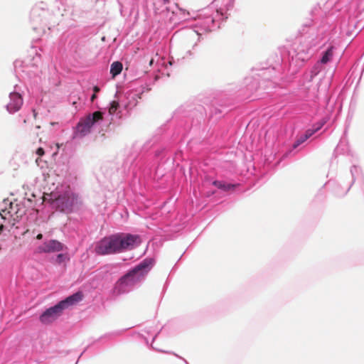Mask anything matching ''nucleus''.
I'll use <instances>...</instances> for the list:
<instances>
[{
  "mask_svg": "<svg viewBox=\"0 0 364 364\" xmlns=\"http://www.w3.org/2000/svg\"><path fill=\"white\" fill-rule=\"evenodd\" d=\"M83 298L82 292L75 294L67 297L60 301L54 306L46 309L39 317L40 321L45 325L50 324L55 321L63 313V311L70 306H73L80 301Z\"/></svg>",
  "mask_w": 364,
  "mask_h": 364,
  "instance_id": "3",
  "label": "nucleus"
},
{
  "mask_svg": "<svg viewBox=\"0 0 364 364\" xmlns=\"http://www.w3.org/2000/svg\"><path fill=\"white\" fill-rule=\"evenodd\" d=\"M122 63L119 61H115L112 63L110 68V73L112 75V77H115L119 75L122 70Z\"/></svg>",
  "mask_w": 364,
  "mask_h": 364,
  "instance_id": "10",
  "label": "nucleus"
},
{
  "mask_svg": "<svg viewBox=\"0 0 364 364\" xmlns=\"http://www.w3.org/2000/svg\"><path fill=\"white\" fill-rule=\"evenodd\" d=\"M139 243V238L132 235H113L100 240L95 248L99 255H112L133 249Z\"/></svg>",
  "mask_w": 364,
  "mask_h": 364,
  "instance_id": "1",
  "label": "nucleus"
},
{
  "mask_svg": "<svg viewBox=\"0 0 364 364\" xmlns=\"http://www.w3.org/2000/svg\"><path fill=\"white\" fill-rule=\"evenodd\" d=\"M119 104L118 101L113 100L110 103V106L108 109L109 114H114L116 112V111L117 110V109L119 108Z\"/></svg>",
  "mask_w": 364,
  "mask_h": 364,
  "instance_id": "13",
  "label": "nucleus"
},
{
  "mask_svg": "<svg viewBox=\"0 0 364 364\" xmlns=\"http://www.w3.org/2000/svg\"><path fill=\"white\" fill-rule=\"evenodd\" d=\"M313 135L312 131L306 130L305 134L297 137L296 140L293 144V149L297 148L300 144L306 141L309 138H310Z\"/></svg>",
  "mask_w": 364,
  "mask_h": 364,
  "instance_id": "9",
  "label": "nucleus"
},
{
  "mask_svg": "<svg viewBox=\"0 0 364 364\" xmlns=\"http://www.w3.org/2000/svg\"><path fill=\"white\" fill-rule=\"evenodd\" d=\"M326 123L325 121H321V122H319L317 124H316V127L315 128H313V129H309V131H312L313 132V134L314 133H316V132H318L320 129H321V127L324 125V124Z\"/></svg>",
  "mask_w": 364,
  "mask_h": 364,
  "instance_id": "14",
  "label": "nucleus"
},
{
  "mask_svg": "<svg viewBox=\"0 0 364 364\" xmlns=\"http://www.w3.org/2000/svg\"><path fill=\"white\" fill-rule=\"evenodd\" d=\"M55 203L60 211H70L74 203V197L69 195L61 196L56 199Z\"/></svg>",
  "mask_w": 364,
  "mask_h": 364,
  "instance_id": "5",
  "label": "nucleus"
},
{
  "mask_svg": "<svg viewBox=\"0 0 364 364\" xmlns=\"http://www.w3.org/2000/svg\"><path fill=\"white\" fill-rule=\"evenodd\" d=\"M33 117H34V118L36 119V117H37V112H36V110H35V109H33Z\"/></svg>",
  "mask_w": 364,
  "mask_h": 364,
  "instance_id": "20",
  "label": "nucleus"
},
{
  "mask_svg": "<svg viewBox=\"0 0 364 364\" xmlns=\"http://www.w3.org/2000/svg\"><path fill=\"white\" fill-rule=\"evenodd\" d=\"M153 61H154V60H153V59H151V60H150V62H149V65H152Z\"/></svg>",
  "mask_w": 364,
  "mask_h": 364,
  "instance_id": "22",
  "label": "nucleus"
},
{
  "mask_svg": "<svg viewBox=\"0 0 364 364\" xmlns=\"http://www.w3.org/2000/svg\"><path fill=\"white\" fill-rule=\"evenodd\" d=\"M94 92L96 94L97 92H100V88L97 86H95L93 88Z\"/></svg>",
  "mask_w": 364,
  "mask_h": 364,
  "instance_id": "17",
  "label": "nucleus"
},
{
  "mask_svg": "<svg viewBox=\"0 0 364 364\" xmlns=\"http://www.w3.org/2000/svg\"><path fill=\"white\" fill-rule=\"evenodd\" d=\"M103 119V113L96 111L92 114L87 115L85 118L82 119L77 123L76 129L77 133L84 136L90 132L91 127L94 124L98 122Z\"/></svg>",
  "mask_w": 364,
  "mask_h": 364,
  "instance_id": "4",
  "label": "nucleus"
},
{
  "mask_svg": "<svg viewBox=\"0 0 364 364\" xmlns=\"http://www.w3.org/2000/svg\"><path fill=\"white\" fill-rule=\"evenodd\" d=\"M151 262L144 260L134 269L122 277L115 284L114 292L117 294L124 293L128 287L135 285L144 279L150 270Z\"/></svg>",
  "mask_w": 364,
  "mask_h": 364,
  "instance_id": "2",
  "label": "nucleus"
},
{
  "mask_svg": "<svg viewBox=\"0 0 364 364\" xmlns=\"http://www.w3.org/2000/svg\"><path fill=\"white\" fill-rule=\"evenodd\" d=\"M213 184L220 189H223L224 191H229L234 188V185L232 184H226L222 181H215L213 182Z\"/></svg>",
  "mask_w": 364,
  "mask_h": 364,
  "instance_id": "12",
  "label": "nucleus"
},
{
  "mask_svg": "<svg viewBox=\"0 0 364 364\" xmlns=\"http://www.w3.org/2000/svg\"><path fill=\"white\" fill-rule=\"evenodd\" d=\"M164 4H168L170 0H163Z\"/></svg>",
  "mask_w": 364,
  "mask_h": 364,
  "instance_id": "21",
  "label": "nucleus"
},
{
  "mask_svg": "<svg viewBox=\"0 0 364 364\" xmlns=\"http://www.w3.org/2000/svg\"><path fill=\"white\" fill-rule=\"evenodd\" d=\"M43 237V235L42 234H38L37 236H36V238L38 240H41Z\"/></svg>",
  "mask_w": 364,
  "mask_h": 364,
  "instance_id": "19",
  "label": "nucleus"
},
{
  "mask_svg": "<svg viewBox=\"0 0 364 364\" xmlns=\"http://www.w3.org/2000/svg\"><path fill=\"white\" fill-rule=\"evenodd\" d=\"M96 97H97V95H96V94H95V93H94V94L92 95V97H91V99H90V100H91V101H92V102H93V101L96 99Z\"/></svg>",
  "mask_w": 364,
  "mask_h": 364,
  "instance_id": "18",
  "label": "nucleus"
},
{
  "mask_svg": "<svg viewBox=\"0 0 364 364\" xmlns=\"http://www.w3.org/2000/svg\"><path fill=\"white\" fill-rule=\"evenodd\" d=\"M17 207H18L17 204L14 205L13 203H11L10 208L9 210H7V209L3 210H2L3 213H1L0 212V215L1 216V218L4 220L9 219L10 218H13L14 220H16V218L21 217L22 213L19 212V210L17 209Z\"/></svg>",
  "mask_w": 364,
  "mask_h": 364,
  "instance_id": "8",
  "label": "nucleus"
},
{
  "mask_svg": "<svg viewBox=\"0 0 364 364\" xmlns=\"http://www.w3.org/2000/svg\"><path fill=\"white\" fill-rule=\"evenodd\" d=\"M36 154H38L39 156H42L44 155L45 154V151H44V149L42 148V147H39L38 149H37L36 151Z\"/></svg>",
  "mask_w": 364,
  "mask_h": 364,
  "instance_id": "16",
  "label": "nucleus"
},
{
  "mask_svg": "<svg viewBox=\"0 0 364 364\" xmlns=\"http://www.w3.org/2000/svg\"><path fill=\"white\" fill-rule=\"evenodd\" d=\"M333 47L331 46L325 52L324 55H323V57L321 59V63L326 64V63H328L332 59V57L333 55Z\"/></svg>",
  "mask_w": 364,
  "mask_h": 364,
  "instance_id": "11",
  "label": "nucleus"
},
{
  "mask_svg": "<svg viewBox=\"0 0 364 364\" xmlns=\"http://www.w3.org/2000/svg\"><path fill=\"white\" fill-rule=\"evenodd\" d=\"M64 248V245L55 240H51L46 242L39 247L41 252L50 253L62 251Z\"/></svg>",
  "mask_w": 364,
  "mask_h": 364,
  "instance_id": "6",
  "label": "nucleus"
},
{
  "mask_svg": "<svg viewBox=\"0 0 364 364\" xmlns=\"http://www.w3.org/2000/svg\"><path fill=\"white\" fill-rule=\"evenodd\" d=\"M66 258V256L63 254H59L57 256V258H56V262L58 263V264H60L62 263L63 262L65 261Z\"/></svg>",
  "mask_w": 364,
  "mask_h": 364,
  "instance_id": "15",
  "label": "nucleus"
},
{
  "mask_svg": "<svg viewBox=\"0 0 364 364\" xmlns=\"http://www.w3.org/2000/svg\"><path fill=\"white\" fill-rule=\"evenodd\" d=\"M9 102L6 105L7 110L13 113L19 110L23 105V99L18 92H12L9 96Z\"/></svg>",
  "mask_w": 364,
  "mask_h": 364,
  "instance_id": "7",
  "label": "nucleus"
}]
</instances>
